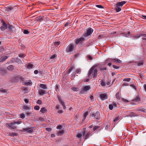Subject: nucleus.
I'll list each match as a JSON object with an SVG mask.
<instances>
[{
	"label": "nucleus",
	"mask_w": 146,
	"mask_h": 146,
	"mask_svg": "<svg viewBox=\"0 0 146 146\" xmlns=\"http://www.w3.org/2000/svg\"><path fill=\"white\" fill-rule=\"evenodd\" d=\"M8 57L7 56H5L2 57L1 58V59H0V62H3L6 60Z\"/></svg>",
	"instance_id": "21"
},
{
	"label": "nucleus",
	"mask_w": 146,
	"mask_h": 146,
	"mask_svg": "<svg viewBox=\"0 0 146 146\" xmlns=\"http://www.w3.org/2000/svg\"><path fill=\"white\" fill-rule=\"evenodd\" d=\"M137 115L134 112H131L129 114L127 115V117H134L137 116Z\"/></svg>",
	"instance_id": "20"
},
{
	"label": "nucleus",
	"mask_w": 146,
	"mask_h": 146,
	"mask_svg": "<svg viewBox=\"0 0 146 146\" xmlns=\"http://www.w3.org/2000/svg\"><path fill=\"white\" fill-rule=\"evenodd\" d=\"M84 38L83 37H81L79 38H77L75 40V42L76 44H78L79 43H81L84 40Z\"/></svg>",
	"instance_id": "6"
},
{
	"label": "nucleus",
	"mask_w": 146,
	"mask_h": 146,
	"mask_svg": "<svg viewBox=\"0 0 146 146\" xmlns=\"http://www.w3.org/2000/svg\"><path fill=\"white\" fill-rule=\"evenodd\" d=\"M2 23H3V26H4L5 27V29H7V25L3 21H2Z\"/></svg>",
	"instance_id": "32"
},
{
	"label": "nucleus",
	"mask_w": 146,
	"mask_h": 146,
	"mask_svg": "<svg viewBox=\"0 0 146 146\" xmlns=\"http://www.w3.org/2000/svg\"><path fill=\"white\" fill-rule=\"evenodd\" d=\"M126 3V2L125 1L117 2L115 5V10L116 12H118L120 11L121 8Z\"/></svg>",
	"instance_id": "2"
},
{
	"label": "nucleus",
	"mask_w": 146,
	"mask_h": 146,
	"mask_svg": "<svg viewBox=\"0 0 146 146\" xmlns=\"http://www.w3.org/2000/svg\"><path fill=\"white\" fill-rule=\"evenodd\" d=\"M58 99L59 101V102L61 104L63 108L64 109H65L66 108V107L64 105V102L61 100V98H60L59 96L58 97Z\"/></svg>",
	"instance_id": "10"
},
{
	"label": "nucleus",
	"mask_w": 146,
	"mask_h": 146,
	"mask_svg": "<svg viewBox=\"0 0 146 146\" xmlns=\"http://www.w3.org/2000/svg\"><path fill=\"white\" fill-rule=\"evenodd\" d=\"M32 83L29 82H25L24 83V85H32Z\"/></svg>",
	"instance_id": "40"
},
{
	"label": "nucleus",
	"mask_w": 146,
	"mask_h": 146,
	"mask_svg": "<svg viewBox=\"0 0 146 146\" xmlns=\"http://www.w3.org/2000/svg\"><path fill=\"white\" fill-rule=\"evenodd\" d=\"M72 89L74 91H78V88H77L72 87Z\"/></svg>",
	"instance_id": "43"
},
{
	"label": "nucleus",
	"mask_w": 146,
	"mask_h": 146,
	"mask_svg": "<svg viewBox=\"0 0 146 146\" xmlns=\"http://www.w3.org/2000/svg\"><path fill=\"white\" fill-rule=\"evenodd\" d=\"M95 113L91 112L90 113V115L92 117H95Z\"/></svg>",
	"instance_id": "55"
},
{
	"label": "nucleus",
	"mask_w": 146,
	"mask_h": 146,
	"mask_svg": "<svg viewBox=\"0 0 146 146\" xmlns=\"http://www.w3.org/2000/svg\"><path fill=\"white\" fill-rule=\"evenodd\" d=\"M112 66H113V68L114 69H118L119 68V66H117L113 65Z\"/></svg>",
	"instance_id": "58"
},
{
	"label": "nucleus",
	"mask_w": 146,
	"mask_h": 146,
	"mask_svg": "<svg viewBox=\"0 0 146 146\" xmlns=\"http://www.w3.org/2000/svg\"><path fill=\"white\" fill-rule=\"evenodd\" d=\"M101 82V85L102 86H105L106 85V82H105V81L103 80H101L100 81Z\"/></svg>",
	"instance_id": "27"
},
{
	"label": "nucleus",
	"mask_w": 146,
	"mask_h": 146,
	"mask_svg": "<svg viewBox=\"0 0 146 146\" xmlns=\"http://www.w3.org/2000/svg\"><path fill=\"white\" fill-rule=\"evenodd\" d=\"M44 19V17L42 16H40L37 19L38 21H42Z\"/></svg>",
	"instance_id": "35"
},
{
	"label": "nucleus",
	"mask_w": 146,
	"mask_h": 146,
	"mask_svg": "<svg viewBox=\"0 0 146 146\" xmlns=\"http://www.w3.org/2000/svg\"><path fill=\"white\" fill-rule=\"evenodd\" d=\"M32 113L31 112H30L29 113H26V115L27 116H30V115Z\"/></svg>",
	"instance_id": "64"
},
{
	"label": "nucleus",
	"mask_w": 146,
	"mask_h": 146,
	"mask_svg": "<svg viewBox=\"0 0 146 146\" xmlns=\"http://www.w3.org/2000/svg\"><path fill=\"white\" fill-rule=\"evenodd\" d=\"M70 22H67L65 24L64 26L65 27H66L68 25H70Z\"/></svg>",
	"instance_id": "60"
},
{
	"label": "nucleus",
	"mask_w": 146,
	"mask_h": 146,
	"mask_svg": "<svg viewBox=\"0 0 146 146\" xmlns=\"http://www.w3.org/2000/svg\"><path fill=\"white\" fill-rule=\"evenodd\" d=\"M42 102L40 100H38L37 102V103L39 105H40L41 104Z\"/></svg>",
	"instance_id": "61"
},
{
	"label": "nucleus",
	"mask_w": 146,
	"mask_h": 146,
	"mask_svg": "<svg viewBox=\"0 0 146 146\" xmlns=\"http://www.w3.org/2000/svg\"><path fill=\"white\" fill-rule=\"evenodd\" d=\"M40 109V107L38 106H35L34 107V109L36 110H38Z\"/></svg>",
	"instance_id": "44"
},
{
	"label": "nucleus",
	"mask_w": 146,
	"mask_h": 146,
	"mask_svg": "<svg viewBox=\"0 0 146 146\" xmlns=\"http://www.w3.org/2000/svg\"><path fill=\"white\" fill-rule=\"evenodd\" d=\"M39 120H40L41 121H44V119L42 117H40L39 118Z\"/></svg>",
	"instance_id": "62"
},
{
	"label": "nucleus",
	"mask_w": 146,
	"mask_h": 146,
	"mask_svg": "<svg viewBox=\"0 0 146 146\" xmlns=\"http://www.w3.org/2000/svg\"><path fill=\"white\" fill-rule=\"evenodd\" d=\"M57 57V55L56 54H54L52 56H51L50 57V59H54L55 58H56Z\"/></svg>",
	"instance_id": "33"
},
{
	"label": "nucleus",
	"mask_w": 146,
	"mask_h": 146,
	"mask_svg": "<svg viewBox=\"0 0 146 146\" xmlns=\"http://www.w3.org/2000/svg\"><path fill=\"white\" fill-rule=\"evenodd\" d=\"M40 87L44 89H46L47 88L46 85L44 84H40Z\"/></svg>",
	"instance_id": "25"
},
{
	"label": "nucleus",
	"mask_w": 146,
	"mask_h": 146,
	"mask_svg": "<svg viewBox=\"0 0 146 146\" xmlns=\"http://www.w3.org/2000/svg\"><path fill=\"white\" fill-rule=\"evenodd\" d=\"M73 68L74 67L73 66L71 67L67 71V74H69L71 72Z\"/></svg>",
	"instance_id": "37"
},
{
	"label": "nucleus",
	"mask_w": 146,
	"mask_h": 146,
	"mask_svg": "<svg viewBox=\"0 0 146 146\" xmlns=\"http://www.w3.org/2000/svg\"><path fill=\"white\" fill-rule=\"evenodd\" d=\"M121 34L123 35V36H125V37H129V36H127V33H121Z\"/></svg>",
	"instance_id": "38"
},
{
	"label": "nucleus",
	"mask_w": 146,
	"mask_h": 146,
	"mask_svg": "<svg viewBox=\"0 0 146 146\" xmlns=\"http://www.w3.org/2000/svg\"><path fill=\"white\" fill-rule=\"evenodd\" d=\"M23 108L25 110H29L30 109V108L29 107H28L27 106H24L23 107Z\"/></svg>",
	"instance_id": "31"
},
{
	"label": "nucleus",
	"mask_w": 146,
	"mask_h": 146,
	"mask_svg": "<svg viewBox=\"0 0 146 146\" xmlns=\"http://www.w3.org/2000/svg\"><path fill=\"white\" fill-rule=\"evenodd\" d=\"M74 48V45L73 44H69L66 49V51L67 52H70L73 50Z\"/></svg>",
	"instance_id": "3"
},
{
	"label": "nucleus",
	"mask_w": 146,
	"mask_h": 146,
	"mask_svg": "<svg viewBox=\"0 0 146 146\" xmlns=\"http://www.w3.org/2000/svg\"><path fill=\"white\" fill-rule=\"evenodd\" d=\"M0 92L2 93H6L7 92V90L3 88H0Z\"/></svg>",
	"instance_id": "30"
},
{
	"label": "nucleus",
	"mask_w": 146,
	"mask_h": 146,
	"mask_svg": "<svg viewBox=\"0 0 146 146\" xmlns=\"http://www.w3.org/2000/svg\"><path fill=\"white\" fill-rule=\"evenodd\" d=\"M23 130L24 131H27L29 133H31L33 132V129L30 127L23 128Z\"/></svg>",
	"instance_id": "9"
},
{
	"label": "nucleus",
	"mask_w": 146,
	"mask_h": 146,
	"mask_svg": "<svg viewBox=\"0 0 146 146\" xmlns=\"http://www.w3.org/2000/svg\"><path fill=\"white\" fill-rule=\"evenodd\" d=\"M122 100L123 101V102H125V103H127L129 102V101L128 100H126L123 98H122Z\"/></svg>",
	"instance_id": "59"
},
{
	"label": "nucleus",
	"mask_w": 146,
	"mask_h": 146,
	"mask_svg": "<svg viewBox=\"0 0 146 146\" xmlns=\"http://www.w3.org/2000/svg\"><path fill=\"white\" fill-rule=\"evenodd\" d=\"M93 31V30L91 28H90L88 29L86 33H85L84 36L85 37L91 35Z\"/></svg>",
	"instance_id": "5"
},
{
	"label": "nucleus",
	"mask_w": 146,
	"mask_h": 146,
	"mask_svg": "<svg viewBox=\"0 0 146 146\" xmlns=\"http://www.w3.org/2000/svg\"><path fill=\"white\" fill-rule=\"evenodd\" d=\"M88 111H86L84 113L83 118L82 119V121H84L86 119L87 116L88 115Z\"/></svg>",
	"instance_id": "17"
},
{
	"label": "nucleus",
	"mask_w": 146,
	"mask_h": 146,
	"mask_svg": "<svg viewBox=\"0 0 146 146\" xmlns=\"http://www.w3.org/2000/svg\"><path fill=\"white\" fill-rule=\"evenodd\" d=\"M109 108L110 110H112L113 108V106L112 104H110L109 106Z\"/></svg>",
	"instance_id": "52"
},
{
	"label": "nucleus",
	"mask_w": 146,
	"mask_h": 146,
	"mask_svg": "<svg viewBox=\"0 0 146 146\" xmlns=\"http://www.w3.org/2000/svg\"><path fill=\"white\" fill-rule=\"evenodd\" d=\"M87 58L89 60H92V57L90 55H88L87 56Z\"/></svg>",
	"instance_id": "57"
},
{
	"label": "nucleus",
	"mask_w": 146,
	"mask_h": 146,
	"mask_svg": "<svg viewBox=\"0 0 146 146\" xmlns=\"http://www.w3.org/2000/svg\"><path fill=\"white\" fill-rule=\"evenodd\" d=\"M8 27L9 32H11L12 33L13 31L16 30V29L15 27L10 24L8 25Z\"/></svg>",
	"instance_id": "8"
},
{
	"label": "nucleus",
	"mask_w": 146,
	"mask_h": 146,
	"mask_svg": "<svg viewBox=\"0 0 146 146\" xmlns=\"http://www.w3.org/2000/svg\"><path fill=\"white\" fill-rule=\"evenodd\" d=\"M90 132H88L86 134V137H85V139H88L90 135Z\"/></svg>",
	"instance_id": "36"
},
{
	"label": "nucleus",
	"mask_w": 146,
	"mask_h": 146,
	"mask_svg": "<svg viewBox=\"0 0 146 146\" xmlns=\"http://www.w3.org/2000/svg\"><path fill=\"white\" fill-rule=\"evenodd\" d=\"M14 66L13 65H10L8 66L7 67L8 70L11 71L14 69Z\"/></svg>",
	"instance_id": "23"
},
{
	"label": "nucleus",
	"mask_w": 146,
	"mask_h": 146,
	"mask_svg": "<svg viewBox=\"0 0 146 146\" xmlns=\"http://www.w3.org/2000/svg\"><path fill=\"white\" fill-rule=\"evenodd\" d=\"M100 97L101 100H104L108 98V96L106 94H101L100 95Z\"/></svg>",
	"instance_id": "7"
},
{
	"label": "nucleus",
	"mask_w": 146,
	"mask_h": 146,
	"mask_svg": "<svg viewBox=\"0 0 146 146\" xmlns=\"http://www.w3.org/2000/svg\"><path fill=\"white\" fill-rule=\"evenodd\" d=\"M18 79L20 80V82H23L24 81L25 78L22 77V76L20 77H18Z\"/></svg>",
	"instance_id": "34"
},
{
	"label": "nucleus",
	"mask_w": 146,
	"mask_h": 146,
	"mask_svg": "<svg viewBox=\"0 0 146 146\" xmlns=\"http://www.w3.org/2000/svg\"><path fill=\"white\" fill-rule=\"evenodd\" d=\"M13 122H15V124H19L21 123L22 121H13Z\"/></svg>",
	"instance_id": "49"
},
{
	"label": "nucleus",
	"mask_w": 146,
	"mask_h": 146,
	"mask_svg": "<svg viewBox=\"0 0 146 146\" xmlns=\"http://www.w3.org/2000/svg\"><path fill=\"white\" fill-rule=\"evenodd\" d=\"M20 117L22 119H24L25 118V115L24 113H22L20 115Z\"/></svg>",
	"instance_id": "42"
},
{
	"label": "nucleus",
	"mask_w": 146,
	"mask_h": 146,
	"mask_svg": "<svg viewBox=\"0 0 146 146\" xmlns=\"http://www.w3.org/2000/svg\"><path fill=\"white\" fill-rule=\"evenodd\" d=\"M141 36H145L146 37V35H145V34H137L136 35L134 36L133 37L135 38H139Z\"/></svg>",
	"instance_id": "12"
},
{
	"label": "nucleus",
	"mask_w": 146,
	"mask_h": 146,
	"mask_svg": "<svg viewBox=\"0 0 146 146\" xmlns=\"http://www.w3.org/2000/svg\"><path fill=\"white\" fill-rule=\"evenodd\" d=\"M141 100V99L138 96H136V97L132 100V102H139Z\"/></svg>",
	"instance_id": "13"
},
{
	"label": "nucleus",
	"mask_w": 146,
	"mask_h": 146,
	"mask_svg": "<svg viewBox=\"0 0 146 146\" xmlns=\"http://www.w3.org/2000/svg\"><path fill=\"white\" fill-rule=\"evenodd\" d=\"M119 119V117H117L113 120L114 122H115L118 121Z\"/></svg>",
	"instance_id": "47"
},
{
	"label": "nucleus",
	"mask_w": 146,
	"mask_h": 146,
	"mask_svg": "<svg viewBox=\"0 0 146 146\" xmlns=\"http://www.w3.org/2000/svg\"><path fill=\"white\" fill-rule=\"evenodd\" d=\"M65 133L64 130H62L59 131L57 133V135L58 136H61Z\"/></svg>",
	"instance_id": "24"
},
{
	"label": "nucleus",
	"mask_w": 146,
	"mask_h": 146,
	"mask_svg": "<svg viewBox=\"0 0 146 146\" xmlns=\"http://www.w3.org/2000/svg\"><path fill=\"white\" fill-rule=\"evenodd\" d=\"M60 43V42L57 41L56 42L54 43V45L55 46H57L58 45H59Z\"/></svg>",
	"instance_id": "50"
},
{
	"label": "nucleus",
	"mask_w": 146,
	"mask_h": 146,
	"mask_svg": "<svg viewBox=\"0 0 146 146\" xmlns=\"http://www.w3.org/2000/svg\"><path fill=\"white\" fill-rule=\"evenodd\" d=\"M23 33L25 34H28L29 33V31L27 30H24L23 31Z\"/></svg>",
	"instance_id": "54"
},
{
	"label": "nucleus",
	"mask_w": 146,
	"mask_h": 146,
	"mask_svg": "<svg viewBox=\"0 0 146 146\" xmlns=\"http://www.w3.org/2000/svg\"><path fill=\"white\" fill-rule=\"evenodd\" d=\"M82 136V134L78 133L76 135V137L79 138H80Z\"/></svg>",
	"instance_id": "41"
},
{
	"label": "nucleus",
	"mask_w": 146,
	"mask_h": 146,
	"mask_svg": "<svg viewBox=\"0 0 146 146\" xmlns=\"http://www.w3.org/2000/svg\"><path fill=\"white\" fill-rule=\"evenodd\" d=\"M81 69L80 68L77 69L76 70V72L77 73L79 74H80L81 72Z\"/></svg>",
	"instance_id": "46"
},
{
	"label": "nucleus",
	"mask_w": 146,
	"mask_h": 146,
	"mask_svg": "<svg viewBox=\"0 0 146 146\" xmlns=\"http://www.w3.org/2000/svg\"><path fill=\"white\" fill-rule=\"evenodd\" d=\"M29 89L27 88V87H23L22 89V91L24 93H28L29 92Z\"/></svg>",
	"instance_id": "15"
},
{
	"label": "nucleus",
	"mask_w": 146,
	"mask_h": 146,
	"mask_svg": "<svg viewBox=\"0 0 146 146\" xmlns=\"http://www.w3.org/2000/svg\"><path fill=\"white\" fill-rule=\"evenodd\" d=\"M33 67V65L32 64H29L27 66V68H31Z\"/></svg>",
	"instance_id": "39"
},
{
	"label": "nucleus",
	"mask_w": 146,
	"mask_h": 146,
	"mask_svg": "<svg viewBox=\"0 0 146 146\" xmlns=\"http://www.w3.org/2000/svg\"><path fill=\"white\" fill-rule=\"evenodd\" d=\"M17 134L15 133H10L9 134V135L11 136H17Z\"/></svg>",
	"instance_id": "28"
},
{
	"label": "nucleus",
	"mask_w": 146,
	"mask_h": 146,
	"mask_svg": "<svg viewBox=\"0 0 146 146\" xmlns=\"http://www.w3.org/2000/svg\"><path fill=\"white\" fill-rule=\"evenodd\" d=\"M19 57L23 58H24V54H22L21 53L19 54Z\"/></svg>",
	"instance_id": "56"
},
{
	"label": "nucleus",
	"mask_w": 146,
	"mask_h": 146,
	"mask_svg": "<svg viewBox=\"0 0 146 146\" xmlns=\"http://www.w3.org/2000/svg\"><path fill=\"white\" fill-rule=\"evenodd\" d=\"M138 111L144 112L145 111V109L143 108H141L138 110Z\"/></svg>",
	"instance_id": "45"
},
{
	"label": "nucleus",
	"mask_w": 146,
	"mask_h": 146,
	"mask_svg": "<svg viewBox=\"0 0 146 146\" xmlns=\"http://www.w3.org/2000/svg\"><path fill=\"white\" fill-rule=\"evenodd\" d=\"M112 62L114 63H120L121 62V61L117 58H112Z\"/></svg>",
	"instance_id": "16"
},
{
	"label": "nucleus",
	"mask_w": 146,
	"mask_h": 146,
	"mask_svg": "<svg viewBox=\"0 0 146 146\" xmlns=\"http://www.w3.org/2000/svg\"><path fill=\"white\" fill-rule=\"evenodd\" d=\"M100 114L99 112L97 111L95 113V118L97 119H100Z\"/></svg>",
	"instance_id": "18"
},
{
	"label": "nucleus",
	"mask_w": 146,
	"mask_h": 146,
	"mask_svg": "<svg viewBox=\"0 0 146 146\" xmlns=\"http://www.w3.org/2000/svg\"><path fill=\"white\" fill-rule=\"evenodd\" d=\"M112 58H109L107 59L105 62V64H106L108 62H112Z\"/></svg>",
	"instance_id": "26"
},
{
	"label": "nucleus",
	"mask_w": 146,
	"mask_h": 146,
	"mask_svg": "<svg viewBox=\"0 0 146 146\" xmlns=\"http://www.w3.org/2000/svg\"><path fill=\"white\" fill-rule=\"evenodd\" d=\"M15 124V123L13 121L10 123H7L6 125L7 127H8L9 128L15 129L16 128V127L14 125Z\"/></svg>",
	"instance_id": "4"
},
{
	"label": "nucleus",
	"mask_w": 146,
	"mask_h": 146,
	"mask_svg": "<svg viewBox=\"0 0 146 146\" xmlns=\"http://www.w3.org/2000/svg\"><path fill=\"white\" fill-rule=\"evenodd\" d=\"M130 80V78H126L123 80L124 81L129 82Z\"/></svg>",
	"instance_id": "48"
},
{
	"label": "nucleus",
	"mask_w": 146,
	"mask_h": 146,
	"mask_svg": "<svg viewBox=\"0 0 146 146\" xmlns=\"http://www.w3.org/2000/svg\"><path fill=\"white\" fill-rule=\"evenodd\" d=\"M62 126L60 125H58L57 127V128L59 129H62Z\"/></svg>",
	"instance_id": "63"
},
{
	"label": "nucleus",
	"mask_w": 146,
	"mask_h": 146,
	"mask_svg": "<svg viewBox=\"0 0 146 146\" xmlns=\"http://www.w3.org/2000/svg\"><path fill=\"white\" fill-rule=\"evenodd\" d=\"M40 111L42 113H44L47 111V110L45 107H42L41 108Z\"/></svg>",
	"instance_id": "22"
},
{
	"label": "nucleus",
	"mask_w": 146,
	"mask_h": 146,
	"mask_svg": "<svg viewBox=\"0 0 146 146\" xmlns=\"http://www.w3.org/2000/svg\"><path fill=\"white\" fill-rule=\"evenodd\" d=\"M90 88V85L85 86L83 88L82 91L84 92H86L89 90Z\"/></svg>",
	"instance_id": "11"
},
{
	"label": "nucleus",
	"mask_w": 146,
	"mask_h": 146,
	"mask_svg": "<svg viewBox=\"0 0 146 146\" xmlns=\"http://www.w3.org/2000/svg\"><path fill=\"white\" fill-rule=\"evenodd\" d=\"M116 98L118 100L120 99V94L119 92H117L116 94Z\"/></svg>",
	"instance_id": "29"
},
{
	"label": "nucleus",
	"mask_w": 146,
	"mask_h": 146,
	"mask_svg": "<svg viewBox=\"0 0 146 146\" xmlns=\"http://www.w3.org/2000/svg\"><path fill=\"white\" fill-rule=\"evenodd\" d=\"M96 67V66H93L90 69L88 72V77L90 78L91 75L93 73L94 75L93 76V78H96L97 77V72L98 70L97 69L95 68Z\"/></svg>",
	"instance_id": "1"
},
{
	"label": "nucleus",
	"mask_w": 146,
	"mask_h": 146,
	"mask_svg": "<svg viewBox=\"0 0 146 146\" xmlns=\"http://www.w3.org/2000/svg\"><path fill=\"white\" fill-rule=\"evenodd\" d=\"M98 8H100V9H103L104 8V7L101 5H96V6Z\"/></svg>",
	"instance_id": "51"
},
{
	"label": "nucleus",
	"mask_w": 146,
	"mask_h": 146,
	"mask_svg": "<svg viewBox=\"0 0 146 146\" xmlns=\"http://www.w3.org/2000/svg\"><path fill=\"white\" fill-rule=\"evenodd\" d=\"M14 8V7H13L12 6H9L7 7L5 9V11L7 12H10L11 10H13Z\"/></svg>",
	"instance_id": "14"
},
{
	"label": "nucleus",
	"mask_w": 146,
	"mask_h": 146,
	"mask_svg": "<svg viewBox=\"0 0 146 146\" xmlns=\"http://www.w3.org/2000/svg\"><path fill=\"white\" fill-rule=\"evenodd\" d=\"M99 127H100L98 126H94V127L93 130L94 131H95L97 129L99 128Z\"/></svg>",
	"instance_id": "53"
},
{
	"label": "nucleus",
	"mask_w": 146,
	"mask_h": 146,
	"mask_svg": "<svg viewBox=\"0 0 146 146\" xmlns=\"http://www.w3.org/2000/svg\"><path fill=\"white\" fill-rule=\"evenodd\" d=\"M39 94L41 96H42L46 93V92L42 90H40L38 91Z\"/></svg>",
	"instance_id": "19"
}]
</instances>
